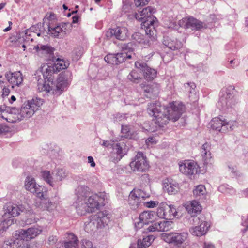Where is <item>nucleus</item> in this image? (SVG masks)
Instances as JSON below:
<instances>
[{
  "label": "nucleus",
  "instance_id": "obj_22",
  "mask_svg": "<svg viewBox=\"0 0 248 248\" xmlns=\"http://www.w3.org/2000/svg\"><path fill=\"white\" fill-rule=\"evenodd\" d=\"M155 213L153 211H144L140 214L138 222L135 223V227L140 229L143 224H148L154 220Z\"/></svg>",
  "mask_w": 248,
  "mask_h": 248
},
{
  "label": "nucleus",
  "instance_id": "obj_59",
  "mask_svg": "<svg viewBox=\"0 0 248 248\" xmlns=\"http://www.w3.org/2000/svg\"><path fill=\"white\" fill-rule=\"evenodd\" d=\"M57 240L56 236H51L48 238V241L50 245L54 244Z\"/></svg>",
  "mask_w": 248,
  "mask_h": 248
},
{
  "label": "nucleus",
  "instance_id": "obj_9",
  "mask_svg": "<svg viewBox=\"0 0 248 248\" xmlns=\"http://www.w3.org/2000/svg\"><path fill=\"white\" fill-rule=\"evenodd\" d=\"M130 167L133 171L145 172L148 170L149 164L143 154L139 152L130 163Z\"/></svg>",
  "mask_w": 248,
  "mask_h": 248
},
{
  "label": "nucleus",
  "instance_id": "obj_51",
  "mask_svg": "<svg viewBox=\"0 0 248 248\" xmlns=\"http://www.w3.org/2000/svg\"><path fill=\"white\" fill-rule=\"evenodd\" d=\"M81 248H95L93 247L92 242L89 240L84 239L82 241Z\"/></svg>",
  "mask_w": 248,
  "mask_h": 248
},
{
  "label": "nucleus",
  "instance_id": "obj_42",
  "mask_svg": "<svg viewBox=\"0 0 248 248\" xmlns=\"http://www.w3.org/2000/svg\"><path fill=\"white\" fill-rule=\"evenodd\" d=\"M237 126L236 121H227L223 120V124L222 125V132L231 131L233 129L234 126Z\"/></svg>",
  "mask_w": 248,
  "mask_h": 248
},
{
  "label": "nucleus",
  "instance_id": "obj_23",
  "mask_svg": "<svg viewBox=\"0 0 248 248\" xmlns=\"http://www.w3.org/2000/svg\"><path fill=\"white\" fill-rule=\"evenodd\" d=\"M172 228V222L170 221H165L157 222L149 226L148 230L150 232L168 231Z\"/></svg>",
  "mask_w": 248,
  "mask_h": 248
},
{
  "label": "nucleus",
  "instance_id": "obj_60",
  "mask_svg": "<svg viewBox=\"0 0 248 248\" xmlns=\"http://www.w3.org/2000/svg\"><path fill=\"white\" fill-rule=\"evenodd\" d=\"M19 39V38L18 36L12 35L9 38V40L11 42H16Z\"/></svg>",
  "mask_w": 248,
  "mask_h": 248
},
{
  "label": "nucleus",
  "instance_id": "obj_35",
  "mask_svg": "<svg viewBox=\"0 0 248 248\" xmlns=\"http://www.w3.org/2000/svg\"><path fill=\"white\" fill-rule=\"evenodd\" d=\"M164 188L169 194L173 195L177 193L179 187L176 183L168 182L164 184Z\"/></svg>",
  "mask_w": 248,
  "mask_h": 248
},
{
  "label": "nucleus",
  "instance_id": "obj_44",
  "mask_svg": "<svg viewBox=\"0 0 248 248\" xmlns=\"http://www.w3.org/2000/svg\"><path fill=\"white\" fill-rule=\"evenodd\" d=\"M34 49L38 51L40 50L48 54H51L53 52V48L48 45H37L34 46Z\"/></svg>",
  "mask_w": 248,
  "mask_h": 248
},
{
  "label": "nucleus",
  "instance_id": "obj_24",
  "mask_svg": "<svg viewBox=\"0 0 248 248\" xmlns=\"http://www.w3.org/2000/svg\"><path fill=\"white\" fill-rule=\"evenodd\" d=\"M113 153L116 154L115 161H118L126 154L128 148L124 142L117 143L113 146Z\"/></svg>",
  "mask_w": 248,
  "mask_h": 248
},
{
  "label": "nucleus",
  "instance_id": "obj_28",
  "mask_svg": "<svg viewBox=\"0 0 248 248\" xmlns=\"http://www.w3.org/2000/svg\"><path fill=\"white\" fill-rule=\"evenodd\" d=\"M185 207L188 213L192 216H196L197 214L201 213L202 209L199 202L196 200L187 202L185 204Z\"/></svg>",
  "mask_w": 248,
  "mask_h": 248
},
{
  "label": "nucleus",
  "instance_id": "obj_21",
  "mask_svg": "<svg viewBox=\"0 0 248 248\" xmlns=\"http://www.w3.org/2000/svg\"><path fill=\"white\" fill-rule=\"evenodd\" d=\"M5 77L7 80L12 84L13 88L14 86H19L22 84L23 78L22 74L20 71L14 73L10 71L7 72L5 74Z\"/></svg>",
  "mask_w": 248,
  "mask_h": 248
},
{
  "label": "nucleus",
  "instance_id": "obj_14",
  "mask_svg": "<svg viewBox=\"0 0 248 248\" xmlns=\"http://www.w3.org/2000/svg\"><path fill=\"white\" fill-rule=\"evenodd\" d=\"M128 30L124 26H117L115 28L109 29L106 32V36L110 38L114 36L117 39L124 41L128 36Z\"/></svg>",
  "mask_w": 248,
  "mask_h": 248
},
{
  "label": "nucleus",
  "instance_id": "obj_45",
  "mask_svg": "<svg viewBox=\"0 0 248 248\" xmlns=\"http://www.w3.org/2000/svg\"><path fill=\"white\" fill-rule=\"evenodd\" d=\"M185 87L186 92H187L189 93V97L192 96L193 95V94H195L196 85L194 83H193V82L187 83L185 84Z\"/></svg>",
  "mask_w": 248,
  "mask_h": 248
},
{
  "label": "nucleus",
  "instance_id": "obj_31",
  "mask_svg": "<svg viewBox=\"0 0 248 248\" xmlns=\"http://www.w3.org/2000/svg\"><path fill=\"white\" fill-rule=\"evenodd\" d=\"M210 150L211 146L207 142L203 144L201 147V153L205 164H208L211 159L212 156Z\"/></svg>",
  "mask_w": 248,
  "mask_h": 248
},
{
  "label": "nucleus",
  "instance_id": "obj_37",
  "mask_svg": "<svg viewBox=\"0 0 248 248\" xmlns=\"http://www.w3.org/2000/svg\"><path fill=\"white\" fill-rule=\"evenodd\" d=\"M38 206L43 210H46L49 211L53 210L55 207V204L50 201L47 197L42 199Z\"/></svg>",
  "mask_w": 248,
  "mask_h": 248
},
{
  "label": "nucleus",
  "instance_id": "obj_16",
  "mask_svg": "<svg viewBox=\"0 0 248 248\" xmlns=\"http://www.w3.org/2000/svg\"><path fill=\"white\" fill-rule=\"evenodd\" d=\"M236 103L237 101L233 94L226 91L220 96L217 105L221 107L222 109L225 110L232 108Z\"/></svg>",
  "mask_w": 248,
  "mask_h": 248
},
{
  "label": "nucleus",
  "instance_id": "obj_41",
  "mask_svg": "<svg viewBox=\"0 0 248 248\" xmlns=\"http://www.w3.org/2000/svg\"><path fill=\"white\" fill-rule=\"evenodd\" d=\"M68 62H65L63 60L58 58L55 62L53 64L56 72L60 71L61 70L66 69L69 65Z\"/></svg>",
  "mask_w": 248,
  "mask_h": 248
},
{
  "label": "nucleus",
  "instance_id": "obj_27",
  "mask_svg": "<svg viewBox=\"0 0 248 248\" xmlns=\"http://www.w3.org/2000/svg\"><path fill=\"white\" fill-rule=\"evenodd\" d=\"M67 75L65 73H62L59 75L56 85V93L60 94L63 90L67 87L68 82Z\"/></svg>",
  "mask_w": 248,
  "mask_h": 248
},
{
  "label": "nucleus",
  "instance_id": "obj_33",
  "mask_svg": "<svg viewBox=\"0 0 248 248\" xmlns=\"http://www.w3.org/2000/svg\"><path fill=\"white\" fill-rule=\"evenodd\" d=\"M68 240L64 242L62 248H77L78 240V238L73 233H69L68 235Z\"/></svg>",
  "mask_w": 248,
  "mask_h": 248
},
{
  "label": "nucleus",
  "instance_id": "obj_54",
  "mask_svg": "<svg viewBox=\"0 0 248 248\" xmlns=\"http://www.w3.org/2000/svg\"><path fill=\"white\" fill-rule=\"evenodd\" d=\"M244 219L243 218L242 220ZM242 225L245 227V228L244 229L242 230L243 232H245L247 230H248V217L245 219L244 220H243L242 222Z\"/></svg>",
  "mask_w": 248,
  "mask_h": 248
},
{
  "label": "nucleus",
  "instance_id": "obj_20",
  "mask_svg": "<svg viewBox=\"0 0 248 248\" xmlns=\"http://www.w3.org/2000/svg\"><path fill=\"white\" fill-rule=\"evenodd\" d=\"M49 34L54 37L58 38H63L66 35V24L65 23H61L54 26L49 23L47 25Z\"/></svg>",
  "mask_w": 248,
  "mask_h": 248
},
{
  "label": "nucleus",
  "instance_id": "obj_17",
  "mask_svg": "<svg viewBox=\"0 0 248 248\" xmlns=\"http://www.w3.org/2000/svg\"><path fill=\"white\" fill-rule=\"evenodd\" d=\"M179 25L186 29L190 30H198L203 28L202 22L192 17L183 18L179 21Z\"/></svg>",
  "mask_w": 248,
  "mask_h": 248
},
{
  "label": "nucleus",
  "instance_id": "obj_55",
  "mask_svg": "<svg viewBox=\"0 0 248 248\" xmlns=\"http://www.w3.org/2000/svg\"><path fill=\"white\" fill-rule=\"evenodd\" d=\"M146 143L148 145H150V144H155V139L154 137H149L146 140Z\"/></svg>",
  "mask_w": 248,
  "mask_h": 248
},
{
  "label": "nucleus",
  "instance_id": "obj_12",
  "mask_svg": "<svg viewBox=\"0 0 248 248\" xmlns=\"http://www.w3.org/2000/svg\"><path fill=\"white\" fill-rule=\"evenodd\" d=\"M156 214L160 218L170 219L175 217L177 212L174 205H169L165 202H162L157 209Z\"/></svg>",
  "mask_w": 248,
  "mask_h": 248
},
{
  "label": "nucleus",
  "instance_id": "obj_10",
  "mask_svg": "<svg viewBox=\"0 0 248 248\" xmlns=\"http://www.w3.org/2000/svg\"><path fill=\"white\" fill-rule=\"evenodd\" d=\"M41 173L44 180L52 186H54L55 182L62 181L67 175L66 171L63 169H58L52 174L48 170L43 171Z\"/></svg>",
  "mask_w": 248,
  "mask_h": 248
},
{
  "label": "nucleus",
  "instance_id": "obj_18",
  "mask_svg": "<svg viewBox=\"0 0 248 248\" xmlns=\"http://www.w3.org/2000/svg\"><path fill=\"white\" fill-rule=\"evenodd\" d=\"M135 67L143 73L144 78L148 81L154 79L156 76V71L149 67L144 62L138 61L135 63Z\"/></svg>",
  "mask_w": 248,
  "mask_h": 248
},
{
  "label": "nucleus",
  "instance_id": "obj_26",
  "mask_svg": "<svg viewBox=\"0 0 248 248\" xmlns=\"http://www.w3.org/2000/svg\"><path fill=\"white\" fill-rule=\"evenodd\" d=\"M209 227L207 222L203 221L200 225L190 228L189 232L193 235L201 236L206 233Z\"/></svg>",
  "mask_w": 248,
  "mask_h": 248
},
{
  "label": "nucleus",
  "instance_id": "obj_49",
  "mask_svg": "<svg viewBox=\"0 0 248 248\" xmlns=\"http://www.w3.org/2000/svg\"><path fill=\"white\" fill-rule=\"evenodd\" d=\"M2 248H17L16 241H14L12 242H5L3 244Z\"/></svg>",
  "mask_w": 248,
  "mask_h": 248
},
{
  "label": "nucleus",
  "instance_id": "obj_5",
  "mask_svg": "<svg viewBox=\"0 0 248 248\" xmlns=\"http://www.w3.org/2000/svg\"><path fill=\"white\" fill-rule=\"evenodd\" d=\"M56 72L53 65H44L40 69L37 70L35 74V79L38 81V90L39 92H50L51 87L47 83L52 81V76Z\"/></svg>",
  "mask_w": 248,
  "mask_h": 248
},
{
  "label": "nucleus",
  "instance_id": "obj_39",
  "mask_svg": "<svg viewBox=\"0 0 248 248\" xmlns=\"http://www.w3.org/2000/svg\"><path fill=\"white\" fill-rule=\"evenodd\" d=\"M223 120L218 117L213 118L210 123L212 129L222 132Z\"/></svg>",
  "mask_w": 248,
  "mask_h": 248
},
{
  "label": "nucleus",
  "instance_id": "obj_50",
  "mask_svg": "<svg viewBox=\"0 0 248 248\" xmlns=\"http://www.w3.org/2000/svg\"><path fill=\"white\" fill-rule=\"evenodd\" d=\"M158 204V202L154 201H150L147 202H144V201H143L142 202V204L148 208H154Z\"/></svg>",
  "mask_w": 248,
  "mask_h": 248
},
{
  "label": "nucleus",
  "instance_id": "obj_13",
  "mask_svg": "<svg viewBox=\"0 0 248 248\" xmlns=\"http://www.w3.org/2000/svg\"><path fill=\"white\" fill-rule=\"evenodd\" d=\"M179 165L180 171L187 176L197 174L200 170L198 164L194 161H185Z\"/></svg>",
  "mask_w": 248,
  "mask_h": 248
},
{
  "label": "nucleus",
  "instance_id": "obj_58",
  "mask_svg": "<svg viewBox=\"0 0 248 248\" xmlns=\"http://www.w3.org/2000/svg\"><path fill=\"white\" fill-rule=\"evenodd\" d=\"M202 248H215V246L209 242H204Z\"/></svg>",
  "mask_w": 248,
  "mask_h": 248
},
{
  "label": "nucleus",
  "instance_id": "obj_46",
  "mask_svg": "<svg viewBox=\"0 0 248 248\" xmlns=\"http://www.w3.org/2000/svg\"><path fill=\"white\" fill-rule=\"evenodd\" d=\"M228 171L230 173L232 177L239 176L240 175V172L237 170L235 166L228 165Z\"/></svg>",
  "mask_w": 248,
  "mask_h": 248
},
{
  "label": "nucleus",
  "instance_id": "obj_61",
  "mask_svg": "<svg viewBox=\"0 0 248 248\" xmlns=\"http://www.w3.org/2000/svg\"><path fill=\"white\" fill-rule=\"evenodd\" d=\"M79 16L76 15L72 17V23H77L78 22Z\"/></svg>",
  "mask_w": 248,
  "mask_h": 248
},
{
  "label": "nucleus",
  "instance_id": "obj_38",
  "mask_svg": "<svg viewBox=\"0 0 248 248\" xmlns=\"http://www.w3.org/2000/svg\"><path fill=\"white\" fill-rule=\"evenodd\" d=\"M98 217L97 216H90L89 217L90 221L88 222L85 223L84 229L88 232H91L93 231H94L96 229H97L95 223L96 219L98 218Z\"/></svg>",
  "mask_w": 248,
  "mask_h": 248
},
{
  "label": "nucleus",
  "instance_id": "obj_6",
  "mask_svg": "<svg viewBox=\"0 0 248 248\" xmlns=\"http://www.w3.org/2000/svg\"><path fill=\"white\" fill-rule=\"evenodd\" d=\"M43 103L42 99L37 98L25 102L19 111L17 110L18 119L22 120L25 118H30L39 109Z\"/></svg>",
  "mask_w": 248,
  "mask_h": 248
},
{
  "label": "nucleus",
  "instance_id": "obj_2",
  "mask_svg": "<svg viewBox=\"0 0 248 248\" xmlns=\"http://www.w3.org/2000/svg\"><path fill=\"white\" fill-rule=\"evenodd\" d=\"M88 187L79 186L77 190V198L73 205L78 214L80 216L87 212H92L99 206L100 197L97 194H93L88 191Z\"/></svg>",
  "mask_w": 248,
  "mask_h": 248
},
{
  "label": "nucleus",
  "instance_id": "obj_25",
  "mask_svg": "<svg viewBox=\"0 0 248 248\" xmlns=\"http://www.w3.org/2000/svg\"><path fill=\"white\" fill-rule=\"evenodd\" d=\"M143 88L144 92L146 93V96L149 98H152L156 96L159 93V86L156 83L151 84L140 85Z\"/></svg>",
  "mask_w": 248,
  "mask_h": 248
},
{
  "label": "nucleus",
  "instance_id": "obj_36",
  "mask_svg": "<svg viewBox=\"0 0 248 248\" xmlns=\"http://www.w3.org/2000/svg\"><path fill=\"white\" fill-rule=\"evenodd\" d=\"M155 239L153 235H148L142 240L139 239L138 241V248H148Z\"/></svg>",
  "mask_w": 248,
  "mask_h": 248
},
{
  "label": "nucleus",
  "instance_id": "obj_52",
  "mask_svg": "<svg viewBox=\"0 0 248 248\" xmlns=\"http://www.w3.org/2000/svg\"><path fill=\"white\" fill-rule=\"evenodd\" d=\"M150 0H134V3L137 7L143 6L148 4Z\"/></svg>",
  "mask_w": 248,
  "mask_h": 248
},
{
  "label": "nucleus",
  "instance_id": "obj_1",
  "mask_svg": "<svg viewBox=\"0 0 248 248\" xmlns=\"http://www.w3.org/2000/svg\"><path fill=\"white\" fill-rule=\"evenodd\" d=\"M147 111L155 118V123L160 127H163L169 120L175 122L179 119L182 113V105L171 102L165 107L159 102H155L148 105Z\"/></svg>",
  "mask_w": 248,
  "mask_h": 248
},
{
  "label": "nucleus",
  "instance_id": "obj_8",
  "mask_svg": "<svg viewBox=\"0 0 248 248\" xmlns=\"http://www.w3.org/2000/svg\"><path fill=\"white\" fill-rule=\"evenodd\" d=\"M188 233L185 232L163 233L161 234V239L169 244L180 246L187 238Z\"/></svg>",
  "mask_w": 248,
  "mask_h": 248
},
{
  "label": "nucleus",
  "instance_id": "obj_56",
  "mask_svg": "<svg viewBox=\"0 0 248 248\" xmlns=\"http://www.w3.org/2000/svg\"><path fill=\"white\" fill-rule=\"evenodd\" d=\"M88 162L90 164V165L92 167H94L95 166V163L92 156H90L88 157Z\"/></svg>",
  "mask_w": 248,
  "mask_h": 248
},
{
  "label": "nucleus",
  "instance_id": "obj_48",
  "mask_svg": "<svg viewBox=\"0 0 248 248\" xmlns=\"http://www.w3.org/2000/svg\"><path fill=\"white\" fill-rule=\"evenodd\" d=\"M122 133H123V136L125 138L130 137L132 135V133L130 130V128L127 125H122Z\"/></svg>",
  "mask_w": 248,
  "mask_h": 248
},
{
  "label": "nucleus",
  "instance_id": "obj_7",
  "mask_svg": "<svg viewBox=\"0 0 248 248\" xmlns=\"http://www.w3.org/2000/svg\"><path fill=\"white\" fill-rule=\"evenodd\" d=\"M148 196L142 190L140 189H134L129 195L128 203L130 209L137 210L142 205L143 201Z\"/></svg>",
  "mask_w": 248,
  "mask_h": 248
},
{
  "label": "nucleus",
  "instance_id": "obj_63",
  "mask_svg": "<svg viewBox=\"0 0 248 248\" xmlns=\"http://www.w3.org/2000/svg\"><path fill=\"white\" fill-rule=\"evenodd\" d=\"M102 145L105 147H108L110 145V143L109 141H108L103 140V143H102Z\"/></svg>",
  "mask_w": 248,
  "mask_h": 248
},
{
  "label": "nucleus",
  "instance_id": "obj_43",
  "mask_svg": "<svg viewBox=\"0 0 248 248\" xmlns=\"http://www.w3.org/2000/svg\"><path fill=\"white\" fill-rule=\"evenodd\" d=\"M127 78L134 83H139L141 79L140 75L135 70L131 71L127 76Z\"/></svg>",
  "mask_w": 248,
  "mask_h": 248
},
{
  "label": "nucleus",
  "instance_id": "obj_30",
  "mask_svg": "<svg viewBox=\"0 0 248 248\" xmlns=\"http://www.w3.org/2000/svg\"><path fill=\"white\" fill-rule=\"evenodd\" d=\"M163 44L169 48L173 50L180 48L183 45L180 41H178L176 39H172L168 36L164 37Z\"/></svg>",
  "mask_w": 248,
  "mask_h": 248
},
{
  "label": "nucleus",
  "instance_id": "obj_15",
  "mask_svg": "<svg viewBox=\"0 0 248 248\" xmlns=\"http://www.w3.org/2000/svg\"><path fill=\"white\" fill-rule=\"evenodd\" d=\"M131 55L126 52H121L117 54H109L104 57V60L108 63L113 65H118L124 62L126 59H131Z\"/></svg>",
  "mask_w": 248,
  "mask_h": 248
},
{
  "label": "nucleus",
  "instance_id": "obj_62",
  "mask_svg": "<svg viewBox=\"0 0 248 248\" xmlns=\"http://www.w3.org/2000/svg\"><path fill=\"white\" fill-rule=\"evenodd\" d=\"M8 24H9V26L8 27H7V28H5L3 29V31H5V32L9 31L11 29V26H12V25L13 24L12 22L11 21H9L8 22Z\"/></svg>",
  "mask_w": 248,
  "mask_h": 248
},
{
  "label": "nucleus",
  "instance_id": "obj_53",
  "mask_svg": "<svg viewBox=\"0 0 248 248\" xmlns=\"http://www.w3.org/2000/svg\"><path fill=\"white\" fill-rule=\"evenodd\" d=\"M3 92H2V98H3V101H6L7 99V96L9 95L10 90V89L7 87H4L3 88Z\"/></svg>",
  "mask_w": 248,
  "mask_h": 248
},
{
  "label": "nucleus",
  "instance_id": "obj_4",
  "mask_svg": "<svg viewBox=\"0 0 248 248\" xmlns=\"http://www.w3.org/2000/svg\"><path fill=\"white\" fill-rule=\"evenodd\" d=\"M154 12V9L148 6L136 13L135 17L137 20L142 21L141 25L142 28L144 29L146 34L154 39L156 33L155 27L156 18L152 15Z\"/></svg>",
  "mask_w": 248,
  "mask_h": 248
},
{
  "label": "nucleus",
  "instance_id": "obj_19",
  "mask_svg": "<svg viewBox=\"0 0 248 248\" xmlns=\"http://www.w3.org/2000/svg\"><path fill=\"white\" fill-rule=\"evenodd\" d=\"M16 100V98L15 96L12 95L10 98H7L6 101H4V105L1 106V118L6 120L8 122H12L13 120L9 117H5V115L8 113L11 115L13 113H16V110L14 108H11L8 105L12 104L13 102Z\"/></svg>",
  "mask_w": 248,
  "mask_h": 248
},
{
  "label": "nucleus",
  "instance_id": "obj_11",
  "mask_svg": "<svg viewBox=\"0 0 248 248\" xmlns=\"http://www.w3.org/2000/svg\"><path fill=\"white\" fill-rule=\"evenodd\" d=\"M42 232L40 227H31L27 229H20L16 231L15 237L16 239L25 240L28 241L34 239Z\"/></svg>",
  "mask_w": 248,
  "mask_h": 248
},
{
  "label": "nucleus",
  "instance_id": "obj_34",
  "mask_svg": "<svg viewBox=\"0 0 248 248\" xmlns=\"http://www.w3.org/2000/svg\"><path fill=\"white\" fill-rule=\"evenodd\" d=\"M37 184L34 178L31 176H27L25 180L24 187L26 190L30 191L31 193L34 191V188Z\"/></svg>",
  "mask_w": 248,
  "mask_h": 248
},
{
  "label": "nucleus",
  "instance_id": "obj_57",
  "mask_svg": "<svg viewBox=\"0 0 248 248\" xmlns=\"http://www.w3.org/2000/svg\"><path fill=\"white\" fill-rule=\"evenodd\" d=\"M140 34L139 33L136 32L133 34L132 37L134 39H135L136 41H137L139 43L141 42V40L140 39Z\"/></svg>",
  "mask_w": 248,
  "mask_h": 248
},
{
  "label": "nucleus",
  "instance_id": "obj_3",
  "mask_svg": "<svg viewBox=\"0 0 248 248\" xmlns=\"http://www.w3.org/2000/svg\"><path fill=\"white\" fill-rule=\"evenodd\" d=\"M3 214L1 220V230H5L13 223V217L19 216L21 212L31 215L33 213L31 208L28 204L17 205L13 203H6L3 208Z\"/></svg>",
  "mask_w": 248,
  "mask_h": 248
},
{
  "label": "nucleus",
  "instance_id": "obj_64",
  "mask_svg": "<svg viewBox=\"0 0 248 248\" xmlns=\"http://www.w3.org/2000/svg\"><path fill=\"white\" fill-rule=\"evenodd\" d=\"M224 187H225V186L222 185V186H220L218 187V189H219V191H220L221 192H223Z\"/></svg>",
  "mask_w": 248,
  "mask_h": 248
},
{
  "label": "nucleus",
  "instance_id": "obj_40",
  "mask_svg": "<svg viewBox=\"0 0 248 248\" xmlns=\"http://www.w3.org/2000/svg\"><path fill=\"white\" fill-rule=\"evenodd\" d=\"M31 193L34 194L40 199V201L47 197L46 190L45 186L37 185L34 188V191Z\"/></svg>",
  "mask_w": 248,
  "mask_h": 248
},
{
  "label": "nucleus",
  "instance_id": "obj_29",
  "mask_svg": "<svg viewBox=\"0 0 248 248\" xmlns=\"http://www.w3.org/2000/svg\"><path fill=\"white\" fill-rule=\"evenodd\" d=\"M91 216H97L98 217L96 220V225L98 228H102L107 225L110 220V215L106 214V212H99L94 215H92Z\"/></svg>",
  "mask_w": 248,
  "mask_h": 248
},
{
  "label": "nucleus",
  "instance_id": "obj_47",
  "mask_svg": "<svg viewBox=\"0 0 248 248\" xmlns=\"http://www.w3.org/2000/svg\"><path fill=\"white\" fill-rule=\"evenodd\" d=\"M16 241L17 244V248H30L29 242L25 240L17 239Z\"/></svg>",
  "mask_w": 248,
  "mask_h": 248
},
{
  "label": "nucleus",
  "instance_id": "obj_32",
  "mask_svg": "<svg viewBox=\"0 0 248 248\" xmlns=\"http://www.w3.org/2000/svg\"><path fill=\"white\" fill-rule=\"evenodd\" d=\"M193 194L195 198L199 200L205 199L206 190L204 186L200 185L195 187L193 190Z\"/></svg>",
  "mask_w": 248,
  "mask_h": 248
}]
</instances>
